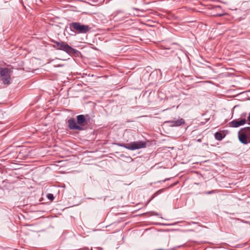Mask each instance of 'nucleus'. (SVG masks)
<instances>
[{"label":"nucleus","instance_id":"nucleus-1","mask_svg":"<svg viewBox=\"0 0 250 250\" xmlns=\"http://www.w3.org/2000/svg\"><path fill=\"white\" fill-rule=\"evenodd\" d=\"M69 29L75 34H85L89 31L90 27L78 22H72L69 24Z\"/></svg>","mask_w":250,"mask_h":250},{"label":"nucleus","instance_id":"nucleus-2","mask_svg":"<svg viewBox=\"0 0 250 250\" xmlns=\"http://www.w3.org/2000/svg\"><path fill=\"white\" fill-rule=\"evenodd\" d=\"M54 43L53 47L57 50H62L65 51L70 55H75L77 53V51L69 45L66 42L62 41L58 42L53 41Z\"/></svg>","mask_w":250,"mask_h":250},{"label":"nucleus","instance_id":"nucleus-3","mask_svg":"<svg viewBox=\"0 0 250 250\" xmlns=\"http://www.w3.org/2000/svg\"><path fill=\"white\" fill-rule=\"evenodd\" d=\"M116 146L125 147L129 150H135L146 146V143L143 141L133 142L128 144L115 143Z\"/></svg>","mask_w":250,"mask_h":250},{"label":"nucleus","instance_id":"nucleus-4","mask_svg":"<svg viewBox=\"0 0 250 250\" xmlns=\"http://www.w3.org/2000/svg\"><path fill=\"white\" fill-rule=\"evenodd\" d=\"M12 71L8 68H0V74L1 80L4 84H9L11 80L10 76Z\"/></svg>","mask_w":250,"mask_h":250},{"label":"nucleus","instance_id":"nucleus-5","mask_svg":"<svg viewBox=\"0 0 250 250\" xmlns=\"http://www.w3.org/2000/svg\"><path fill=\"white\" fill-rule=\"evenodd\" d=\"M68 125L69 129L71 130H83V128L82 126L78 125L75 119L73 118H70L68 121Z\"/></svg>","mask_w":250,"mask_h":250},{"label":"nucleus","instance_id":"nucleus-6","mask_svg":"<svg viewBox=\"0 0 250 250\" xmlns=\"http://www.w3.org/2000/svg\"><path fill=\"white\" fill-rule=\"evenodd\" d=\"M166 123L169 124L170 126L172 127L179 126L185 124V120L182 118L176 120L167 121Z\"/></svg>","mask_w":250,"mask_h":250},{"label":"nucleus","instance_id":"nucleus-7","mask_svg":"<svg viewBox=\"0 0 250 250\" xmlns=\"http://www.w3.org/2000/svg\"><path fill=\"white\" fill-rule=\"evenodd\" d=\"M246 123V120L245 118L241 119L240 121L237 120H234L229 123L230 126L232 127H238L239 126L245 124Z\"/></svg>","mask_w":250,"mask_h":250},{"label":"nucleus","instance_id":"nucleus-8","mask_svg":"<svg viewBox=\"0 0 250 250\" xmlns=\"http://www.w3.org/2000/svg\"><path fill=\"white\" fill-rule=\"evenodd\" d=\"M238 135L239 140L241 143L244 145H247L249 143H250V141H249V139H248V138L246 136V134H243L242 133V131H239L238 132Z\"/></svg>","mask_w":250,"mask_h":250},{"label":"nucleus","instance_id":"nucleus-9","mask_svg":"<svg viewBox=\"0 0 250 250\" xmlns=\"http://www.w3.org/2000/svg\"><path fill=\"white\" fill-rule=\"evenodd\" d=\"M77 124L79 125H84L87 124L85 116L84 115H79L77 116Z\"/></svg>","mask_w":250,"mask_h":250},{"label":"nucleus","instance_id":"nucleus-10","mask_svg":"<svg viewBox=\"0 0 250 250\" xmlns=\"http://www.w3.org/2000/svg\"><path fill=\"white\" fill-rule=\"evenodd\" d=\"M239 131H242L243 134H246V136L248 138L250 141V127L242 128Z\"/></svg>","mask_w":250,"mask_h":250},{"label":"nucleus","instance_id":"nucleus-11","mask_svg":"<svg viewBox=\"0 0 250 250\" xmlns=\"http://www.w3.org/2000/svg\"><path fill=\"white\" fill-rule=\"evenodd\" d=\"M214 136H215V138L217 140H218V141L222 140L225 137V135H224L220 132H216Z\"/></svg>","mask_w":250,"mask_h":250},{"label":"nucleus","instance_id":"nucleus-12","mask_svg":"<svg viewBox=\"0 0 250 250\" xmlns=\"http://www.w3.org/2000/svg\"><path fill=\"white\" fill-rule=\"evenodd\" d=\"M47 197L49 200H51V201H52L54 198L53 195L51 193L48 194L47 195Z\"/></svg>","mask_w":250,"mask_h":250},{"label":"nucleus","instance_id":"nucleus-13","mask_svg":"<svg viewBox=\"0 0 250 250\" xmlns=\"http://www.w3.org/2000/svg\"><path fill=\"white\" fill-rule=\"evenodd\" d=\"M215 192V191L213 190L209 191L206 192V194H209L213 193Z\"/></svg>","mask_w":250,"mask_h":250},{"label":"nucleus","instance_id":"nucleus-14","mask_svg":"<svg viewBox=\"0 0 250 250\" xmlns=\"http://www.w3.org/2000/svg\"><path fill=\"white\" fill-rule=\"evenodd\" d=\"M67 28H68V27L67 26H66L65 28V31H67Z\"/></svg>","mask_w":250,"mask_h":250},{"label":"nucleus","instance_id":"nucleus-15","mask_svg":"<svg viewBox=\"0 0 250 250\" xmlns=\"http://www.w3.org/2000/svg\"><path fill=\"white\" fill-rule=\"evenodd\" d=\"M222 15H223V14H220L219 16H222Z\"/></svg>","mask_w":250,"mask_h":250}]
</instances>
